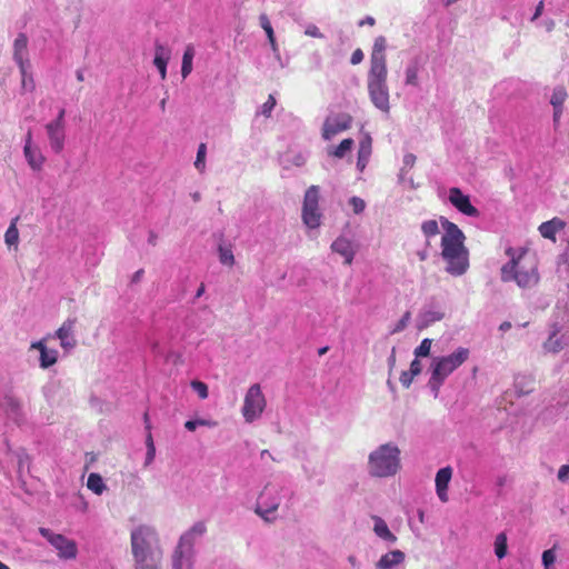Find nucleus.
<instances>
[{"label": "nucleus", "instance_id": "obj_22", "mask_svg": "<svg viewBox=\"0 0 569 569\" xmlns=\"http://www.w3.org/2000/svg\"><path fill=\"white\" fill-rule=\"evenodd\" d=\"M405 560V553L401 550H392L379 559L376 563L377 569H393Z\"/></svg>", "mask_w": 569, "mask_h": 569}, {"label": "nucleus", "instance_id": "obj_50", "mask_svg": "<svg viewBox=\"0 0 569 569\" xmlns=\"http://www.w3.org/2000/svg\"><path fill=\"white\" fill-rule=\"evenodd\" d=\"M146 430H147V437H146V446H147V449L149 448H156L154 447V442H153V438H152V433H151V423H148L146 426Z\"/></svg>", "mask_w": 569, "mask_h": 569}, {"label": "nucleus", "instance_id": "obj_33", "mask_svg": "<svg viewBox=\"0 0 569 569\" xmlns=\"http://www.w3.org/2000/svg\"><path fill=\"white\" fill-rule=\"evenodd\" d=\"M219 260L222 264L232 267L234 264V256L231 248L219 246Z\"/></svg>", "mask_w": 569, "mask_h": 569}, {"label": "nucleus", "instance_id": "obj_60", "mask_svg": "<svg viewBox=\"0 0 569 569\" xmlns=\"http://www.w3.org/2000/svg\"><path fill=\"white\" fill-rule=\"evenodd\" d=\"M143 269H139L138 271H136L132 276V282H138L140 281L142 274H143Z\"/></svg>", "mask_w": 569, "mask_h": 569}, {"label": "nucleus", "instance_id": "obj_5", "mask_svg": "<svg viewBox=\"0 0 569 569\" xmlns=\"http://www.w3.org/2000/svg\"><path fill=\"white\" fill-rule=\"evenodd\" d=\"M370 473L375 477H389L399 469V450L390 445H382L369 456Z\"/></svg>", "mask_w": 569, "mask_h": 569}, {"label": "nucleus", "instance_id": "obj_25", "mask_svg": "<svg viewBox=\"0 0 569 569\" xmlns=\"http://www.w3.org/2000/svg\"><path fill=\"white\" fill-rule=\"evenodd\" d=\"M373 520H375L373 531L376 532V535L378 537L382 538L383 540L390 541V542H395L397 540V537L389 530V528L383 519L375 516Z\"/></svg>", "mask_w": 569, "mask_h": 569}, {"label": "nucleus", "instance_id": "obj_62", "mask_svg": "<svg viewBox=\"0 0 569 569\" xmlns=\"http://www.w3.org/2000/svg\"><path fill=\"white\" fill-rule=\"evenodd\" d=\"M510 328H511V323H510L509 321H503V322L500 325V327H499V329H500L501 331H507V330H509Z\"/></svg>", "mask_w": 569, "mask_h": 569}, {"label": "nucleus", "instance_id": "obj_20", "mask_svg": "<svg viewBox=\"0 0 569 569\" xmlns=\"http://www.w3.org/2000/svg\"><path fill=\"white\" fill-rule=\"evenodd\" d=\"M170 59V50L160 42L154 44L153 64L157 67L162 80L167 78V64Z\"/></svg>", "mask_w": 569, "mask_h": 569}, {"label": "nucleus", "instance_id": "obj_57", "mask_svg": "<svg viewBox=\"0 0 569 569\" xmlns=\"http://www.w3.org/2000/svg\"><path fill=\"white\" fill-rule=\"evenodd\" d=\"M542 10H543V1H540L538 3V6L536 7V11L533 13L532 20H536L537 18H539L542 13Z\"/></svg>", "mask_w": 569, "mask_h": 569}, {"label": "nucleus", "instance_id": "obj_15", "mask_svg": "<svg viewBox=\"0 0 569 569\" xmlns=\"http://www.w3.org/2000/svg\"><path fill=\"white\" fill-rule=\"evenodd\" d=\"M76 325L77 318H68L56 331V337L60 340V346L64 350L73 349L77 346V340L74 338Z\"/></svg>", "mask_w": 569, "mask_h": 569}, {"label": "nucleus", "instance_id": "obj_8", "mask_svg": "<svg viewBox=\"0 0 569 569\" xmlns=\"http://www.w3.org/2000/svg\"><path fill=\"white\" fill-rule=\"evenodd\" d=\"M302 220L311 229L320 226L321 213L319 211V188L317 186L309 187L305 193Z\"/></svg>", "mask_w": 569, "mask_h": 569}, {"label": "nucleus", "instance_id": "obj_38", "mask_svg": "<svg viewBox=\"0 0 569 569\" xmlns=\"http://www.w3.org/2000/svg\"><path fill=\"white\" fill-rule=\"evenodd\" d=\"M431 345H432L431 339H429V338L423 339L421 341V343L419 345V347L416 348L415 356L417 358L428 357L430 355Z\"/></svg>", "mask_w": 569, "mask_h": 569}, {"label": "nucleus", "instance_id": "obj_28", "mask_svg": "<svg viewBox=\"0 0 569 569\" xmlns=\"http://www.w3.org/2000/svg\"><path fill=\"white\" fill-rule=\"evenodd\" d=\"M58 360V351L54 349H43L40 352V367L47 369L53 366Z\"/></svg>", "mask_w": 569, "mask_h": 569}, {"label": "nucleus", "instance_id": "obj_30", "mask_svg": "<svg viewBox=\"0 0 569 569\" xmlns=\"http://www.w3.org/2000/svg\"><path fill=\"white\" fill-rule=\"evenodd\" d=\"M207 528L204 522L200 521L194 523L189 531L183 533L182 536H188V542L190 543V548L193 549L194 537L202 536L206 532Z\"/></svg>", "mask_w": 569, "mask_h": 569}, {"label": "nucleus", "instance_id": "obj_10", "mask_svg": "<svg viewBox=\"0 0 569 569\" xmlns=\"http://www.w3.org/2000/svg\"><path fill=\"white\" fill-rule=\"evenodd\" d=\"M193 549L190 548L188 536H181L172 555L173 569L192 568Z\"/></svg>", "mask_w": 569, "mask_h": 569}, {"label": "nucleus", "instance_id": "obj_9", "mask_svg": "<svg viewBox=\"0 0 569 569\" xmlns=\"http://www.w3.org/2000/svg\"><path fill=\"white\" fill-rule=\"evenodd\" d=\"M40 533L44 537L52 547L58 551V556L61 559H74L78 553L77 543L74 540L68 539L67 537L53 533L50 529L40 528Z\"/></svg>", "mask_w": 569, "mask_h": 569}, {"label": "nucleus", "instance_id": "obj_1", "mask_svg": "<svg viewBox=\"0 0 569 569\" xmlns=\"http://www.w3.org/2000/svg\"><path fill=\"white\" fill-rule=\"evenodd\" d=\"M131 553L134 569H160L163 551L157 531L141 525L131 531Z\"/></svg>", "mask_w": 569, "mask_h": 569}, {"label": "nucleus", "instance_id": "obj_42", "mask_svg": "<svg viewBox=\"0 0 569 569\" xmlns=\"http://www.w3.org/2000/svg\"><path fill=\"white\" fill-rule=\"evenodd\" d=\"M276 103V98L272 94H269L268 100L261 107V113L267 118L270 117Z\"/></svg>", "mask_w": 569, "mask_h": 569}, {"label": "nucleus", "instance_id": "obj_3", "mask_svg": "<svg viewBox=\"0 0 569 569\" xmlns=\"http://www.w3.org/2000/svg\"><path fill=\"white\" fill-rule=\"evenodd\" d=\"M506 254L511 259L500 270L502 282L515 281L521 289H531L540 281L538 260L527 249L516 256L513 248H508Z\"/></svg>", "mask_w": 569, "mask_h": 569}, {"label": "nucleus", "instance_id": "obj_55", "mask_svg": "<svg viewBox=\"0 0 569 569\" xmlns=\"http://www.w3.org/2000/svg\"><path fill=\"white\" fill-rule=\"evenodd\" d=\"M415 161H416V156L412 153H408L403 158V162L406 166L412 167L415 164Z\"/></svg>", "mask_w": 569, "mask_h": 569}, {"label": "nucleus", "instance_id": "obj_32", "mask_svg": "<svg viewBox=\"0 0 569 569\" xmlns=\"http://www.w3.org/2000/svg\"><path fill=\"white\" fill-rule=\"evenodd\" d=\"M421 231L426 238L436 237L439 233L438 221L435 219L423 221L421 224Z\"/></svg>", "mask_w": 569, "mask_h": 569}, {"label": "nucleus", "instance_id": "obj_56", "mask_svg": "<svg viewBox=\"0 0 569 569\" xmlns=\"http://www.w3.org/2000/svg\"><path fill=\"white\" fill-rule=\"evenodd\" d=\"M148 242L151 246H157V243H158V234L154 231H149Z\"/></svg>", "mask_w": 569, "mask_h": 569}, {"label": "nucleus", "instance_id": "obj_58", "mask_svg": "<svg viewBox=\"0 0 569 569\" xmlns=\"http://www.w3.org/2000/svg\"><path fill=\"white\" fill-rule=\"evenodd\" d=\"M551 343H552V338L549 339V341L546 343V347L549 350H552L553 352H557L560 349V346L558 345V342H555L553 346L551 347Z\"/></svg>", "mask_w": 569, "mask_h": 569}, {"label": "nucleus", "instance_id": "obj_6", "mask_svg": "<svg viewBox=\"0 0 569 569\" xmlns=\"http://www.w3.org/2000/svg\"><path fill=\"white\" fill-rule=\"evenodd\" d=\"M387 69H369L368 91L371 102L383 112H389V89L387 86Z\"/></svg>", "mask_w": 569, "mask_h": 569}, {"label": "nucleus", "instance_id": "obj_2", "mask_svg": "<svg viewBox=\"0 0 569 569\" xmlns=\"http://www.w3.org/2000/svg\"><path fill=\"white\" fill-rule=\"evenodd\" d=\"M445 233L441 237V256L447 262L446 270L452 276L463 274L469 267V252L465 247V234L459 227L441 218Z\"/></svg>", "mask_w": 569, "mask_h": 569}, {"label": "nucleus", "instance_id": "obj_53", "mask_svg": "<svg viewBox=\"0 0 569 569\" xmlns=\"http://www.w3.org/2000/svg\"><path fill=\"white\" fill-rule=\"evenodd\" d=\"M64 116H66V110L62 108V109H60L57 118L54 120H52L51 122L64 126Z\"/></svg>", "mask_w": 569, "mask_h": 569}, {"label": "nucleus", "instance_id": "obj_27", "mask_svg": "<svg viewBox=\"0 0 569 569\" xmlns=\"http://www.w3.org/2000/svg\"><path fill=\"white\" fill-rule=\"evenodd\" d=\"M353 144L355 142L351 138L343 139L333 150L329 151V154L341 159L352 149Z\"/></svg>", "mask_w": 569, "mask_h": 569}, {"label": "nucleus", "instance_id": "obj_59", "mask_svg": "<svg viewBox=\"0 0 569 569\" xmlns=\"http://www.w3.org/2000/svg\"><path fill=\"white\" fill-rule=\"evenodd\" d=\"M32 349H38L40 352H42L43 349H47L43 341H37L31 345Z\"/></svg>", "mask_w": 569, "mask_h": 569}, {"label": "nucleus", "instance_id": "obj_26", "mask_svg": "<svg viewBox=\"0 0 569 569\" xmlns=\"http://www.w3.org/2000/svg\"><path fill=\"white\" fill-rule=\"evenodd\" d=\"M194 48L192 44H188L182 56L181 76L186 79L192 71V61L194 58Z\"/></svg>", "mask_w": 569, "mask_h": 569}, {"label": "nucleus", "instance_id": "obj_31", "mask_svg": "<svg viewBox=\"0 0 569 569\" xmlns=\"http://www.w3.org/2000/svg\"><path fill=\"white\" fill-rule=\"evenodd\" d=\"M495 553L498 559H502L507 555V536L501 532L496 537L495 540Z\"/></svg>", "mask_w": 569, "mask_h": 569}, {"label": "nucleus", "instance_id": "obj_44", "mask_svg": "<svg viewBox=\"0 0 569 569\" xmlns=\"http://www.w3.org/2000/svg\"><path fill=\"white\" fill-rule=\"evenodd\" d=\"M409 319H410V312H406L402 316V318L397 322L396 327L392 330V333L402 331L407 327Z\"/></svg>", "mask_w": 569, "mask_h": 569}, {"label": "nucleus", "instance_id": "obj_13", "mask_svg": "<svg viewBox=\"0 0 569 569\" xmlns=\"http://www.w3.org/2000/svg\"><path fill=\"white\" fill-rule=\"evenodd\" d=\"M272 490L268 487L261 492L259 501L256 507V513L259 515L264 521L272 522L276 517L274 513L279 507V499L274 498L272 501H268V499L272 496Z\"/></svg>", "mask_w": 569, "mask_h": 569}, {"label": "nucleus", "instance_id": "obj_46", "mask_svg": "<svg viewBox=\"0 0 569 569\" xmlns=\"http://www.w3.org/2000/svg\"><path fill=\"white\" fill-rule=\"evenodd\" d=\"M305 33L312 38H323V34L320 32L319 28L315 24H310L306 28Z\"/></svg>", "mask_w": 569, "mask_h": 569}, {"label": "nucleus", "instance_id": "obj_39", "mask_svg": "<svg viewBox=\"0 0 569 569\" xmlns=\"http://www.w3.org/2000/svg\"><path fill=\"white\" fill-rule=\"evenodd\" d=\"M191 388L198 393L200 399H207L208 398V386L199 380H193L190 383Z\"/></svg>", "mask_w": 569, "mask_h": 569}, {"label": "nucleus", "instance_id": "obj_7", "mask_svg": "<svg viewBox=\"0 0 569 569\" xmlns=\"http://www.w3.org/2000/svg\"><path fill=\"white\" fill-rule=\"evenodd\" d=\"M266 398L258 383L252 385L243 400L242 415L247 422H252L261 416L266 408Z\"/></svg>", "mask_w": 569, "mask_h": 569}, {"label": "nucleus", "instance_id": "obj_14", "mask_svg": "<svg viewBox=\"0 0 569 569\" xmlns=\"http://www.w3.org/2000/svg\"><path fill=\"white\" fill-rule=\"evenodd\" d=\"M13 58L19 66L23 77L22 84L26 86L27 63H28V38L24 33H19L13 43Z\"/></svg>", "mask_w": 569, "mask_h": 569}, {"label": "nucleus", "instance_id": "obj_29", "mask_svg": "<svg viewBox=\"0 0 569 569\" xmlns=\"http://www.w3.org/2000/svg\"><path fill=\"white\" fill-rule=\"evenodd\" d=\"M87 487L94 493L100 495L104 490L102 477L98 473H90L87 480Z\"/></svg>", "mask_w": 569, "mask_h": 569}, {"label": "nucleus", "instance_id": "obj_35", "mask_svg": "<svg viewBox=\"0 0 569 569\" xmlns=\"http://www.w3.org/2000/svg\"><path fill=\"white\" fill-rule=\"evenodd\" d=\"M4 240L8 246H13L18 243L19 240V231L16 227V222L13 221L6 231Z\"/></svg>", "mask_w": 569, "mask_h": 569}, {"label": "nucleus", "instance_id": "obj_47", "mask_svg": "<svg viewBox=\"0 0 569 569\" xmlns=\"http://www.w3.org/2000/svg\"><path fill=\"white\" fill-rule=\"evenodd\" d=\"M569 478V465H563L560 467L558 471V479L562 482L567 481Z\"/></svg>", "mask_w": 569, "mask_h": 569}, {"label": "nucleus", "instance_id": "obj_54", "mask_svg": "<svg viewBox=\"0 0 569 569\" xmlns=\"http://www.w3.org/2000/svg\"><path fill=\"white\" fill-rule=\"evenodd\" d=\"M358 24H359V27H363L365 24L372 27L376 24V20L373 17L368 16L365 19L360 20Z\"/></svg>", "mask_w": 569, "mask_h": 569}, {"label": "nucleus", "instance_id": "obj_12", "mask_svg": "<svg viewBox=\"0 0 569 569\" xmlns=\"http://www.w3.org/2000/svg\"><path fill=\"white\" fill-rule=\"evenodd\" d=\"M450 203L462 214L467 217H479V210L471 203L469 196L465 194L459 188L449 189Z\"/></svg>", "mask_w": 569, "mask_h": 569}, {"label": "nucleus", "instance_id": "obj_11", "mask_svg": "<svg viewBox=\"0 0 569 569\" xmlns=\"http://www.w3.org/2000/svg\"><path fill=\"white\" fill-rule=\"evenodd\" d=\"M352 117L349 113H340L328 118L322 128V138L331 140L339 132L346 131L351 127Z\"/></svg>", "mask_w": 569, "mask_h": 569}, {"label": "nucleus", "instance_id": "obj_37", "mask_svg": "<svg viewBox=\"0 0 569 569\" xmlns=\"http://www.w3.org/2000/svg\"><path fill=\"white\" fill-rule=\"evenodd\" d=\"M260 22H261L262 29L266 31V33L268 36V39H269L272 48L274 49L276 48L274 33H273V29L271 27L269 19L267 18V16L262 14L260 17Z\"/></svg>", "mask_w": 569, "mask_h": 569}, {"label": "nucleus", "instance_id": "obj_43", "mask_svg": "<svg viewBox=\"0 0 569 569\" xmlns=\"http://www.w3.org/2000/svg\"><path fill=\"white\" fill-rule=\"evenodd\" d=\"M350 204L355 213H361L366 208L365 201L359 197H352L350 199Z\"/></svg>", "mask_w": 569, "mask_h": 569}, {"label": "nucleus", "instance_id": "obj_51", "mask_svg": "<svg viewBox=\"0 0 569 569\" xmlns=\"http://www.w3.org/2000/svg\"><path fill=\"white\" fill-rule=\"evenodd\" d=\"M415 377L409 375V371H403L400 376V382L403 387L409 388Z\"/></svg>", "mask_w": 569, "mask_h": 569}, {"label": "nucleus", "instance_id": "obj_41", "mask_svg": "<svg viewBox=\"0 0 569 569\" xmlns=\"http://www.w3.org/2000/svg\"><path fill=\"white\" fill-rule=\"evenodd\" d=\"M556 561V552L555 548L545 550L542 552V563L545 566V569H549L551 565H553Z\"/></svg>", "mask_w": 569, "mask_h": 569}, {"label": "nucleus", "instance_id": "obj_61", "mask_svg": "<svg viewBox=\"0 0 569 569\" xmlns=\"http://www.w3.org/2000/svg\"><path fill=\"white\" fill-rule=\"evenodd\" d=\"M562 114V108H553V120L558 121Z\"/></svg>", "mask_w": 569, "mask_h": 569}, {"label": "nucleus", "instance_id": "obj_63", "mask_svg": "<svg viewBox=\"0 0 569 569\" xmlns=\"http://www.w3.org/2000/svg\"><path fill=\"white\" fill-rule=\"evenodd\" d=\"M203 293H204V284L201 283L200 287L198 288L197 292H196V297L200 298Z\"/></svg>", "mask_w": 569, "mask_h": 569}, {"label": "nucleus", "instance_id": "obj_52", "mask_svg": "<svg viewBox=\"0 0 569 569\" xmlns=\"http://www.w3.org/2000/svg\"><path fill=\"white\" fill-rule=\"evenodd\" d=\"M154 457H156V448L147 449L144 467L150 466L153 462Z\"/></svg>", "mask_w": 569, "mask_h": 569}, {"label": "nucleus", "instance_id": "obj_48", "mask_svg": "<svg viewBox=\"0 0 569 569\" xmlns=\"http://www.w3.org/2000/svg\"><path fill=\"white\" fill-rule=\"evenodd\" d=\"M363 52L361 49H356L352 54H351V59H350V62L352 64H358L360 63L362 60H363Z\"/></svg>", "mask_w": 569, "mask_h": 569}, {"label": "nucleus", "instance_id": "obj_34", "mask_svg": "<svg viewBox=\"0 0 569 569\" xmlns=\"http://www.w3.org/2000/svg\"><path fill=\"white\" fill-rule=\"evenodd\" d=\"M567 98L565 88H556L551 94L550 103L553 108H562Z\"/></svg>", "mask_w": 569, "mask_h": 569}, {"label": "nucleus", "instance_id": "obj_18", "mask_svg": "<svg viewBox=\"0 0 569 569\" xmlns=\"http://www.w3.org/2000/svg\"><path fill=\"white\" fill-rule=\"evenodd\" d=\"M24 157L28 161V164L33 170H41L43 163H44V157L40 152L39 149L32 147V132L31 130H28L26 136V143L23 148Z\"/></svg>", "mask_w": 569, "mask_h": 569}, {"label": "nucleus", "instance_id": "obj_64", "mask_svg": "<svg viewBox=\"0 0 569 569\" xmlns=\"http://www.w3.org/2000/svg\"><path fill=\"white\" fill-rule=\"evenodd\" d=\"M417 254H418V257H419V259H420L421 261H425V260H427V258H428V253H427V251H425V250H423V251H419Z\"/></svg>", "mask_w": 569, "mask_h": 569}, {"label": "nucleus", "instance_id": "obj_24", "mask_svg": "<svg viewBox=\"0 0 569 569\" xmlns=\"http://www.w3.org/2000/svg\"><path fill=\"white\" fill-rule=\"evenodd\" d=\"M371 144L372 139L369 134H366L365 138L359 143L357 167L360 171H362L368 163V160L371 154Z\"/></svg>", "mask_w": 569, "mask_h": 569}, {"label": "nucleus", "instance_id": "obj_4", "mask_svg": "<svg viewBox=\"0 0 569 569\" xmlns=\"http://www.w3.org/2000/svg\"><path fill=\"white\" fill-rule=\"evenodd\" d=\"M468 348L459 347L452 353L443 357H436L431 366V376L429 387L436 393L443 385L445 380L469 358Z\"/></svg>", "mask_w": 569, "mask_h": 569}, {"label": "nucleus", "instance_id": "obj_23", "mask_svg": "<svg viewBox=\"0 0 569 569\" xmlns=\"http://www.w3.org/2000/svg\"><path fill=\"white\" fill-rule=\"evenodd\" d=\"M565 228V222L559 218H553L549 221L542 222L539 226L540 234L552 241H556V233Z\"/></svg>", "mask_w": 569, "mask_h": 569}, {"label": "nucleus", "instance_id": "obj_17", "mask_svg": "<svg viewBox=\"0 0 569 569\" xmlns=\"http://www.w3.org/2000/svg\"><path fill=\"white\" fill-rule=\"evenodd\" d=\"M386 48V38L377 37L370 56V69H387Z\"/></svg>", "mask_w": 569, "mask_h": 569}, {"label": "nucleus", "instance_id": "obj_16", "mask_svg": "<svg viewBox=\"0 0 569 569\" xmlns=\"http://www.w3.org/2000/svg\"><path fill=\"white\" fill-rule=\"evenodd\" d=\"M49 143L54 153H60L64 148L66 130L64 126L49 122L46 124Z\"/></svg>", "mask_w": 569, "mask_h": 569}, {"label": "nucleus", "instance_id": "obj_45", "mask_svg": "<svg viewBox=\"0 0 569 569\" xmlns=\"http://www.w3.org/2000/svg\"><path fill=\"white\" fill-rule=\"evenodd\" d=\"M422 370V365L418 359H415L410 363L409 375L411 377L418 376Z\"/></svg>", "mask_w": 569, "mask_h": 569}, {"label": "nucleus", "instance_id": "obj_49", "mask_svg": "<svg viewBox=\"0 0 569 569\" xmlns=\"http://www.w3.org/2000/svg\"><path fill=\"white\" fill-rule=\"evenodd\" d=\"M207 422L204 420H188L184 423L186 429L189 431L196 430L197 426H204Z\"/></svg>", "mask_w": 569, "mask_h": 569}, {"label": "nucleus", "instance_id": "obj_19", "mask_svg": "<svg viewBox=\"0 0 569 569\" xmlns=\"http://www.w3.org/2000/svg\"><path fill=\"white\" fill-rule=\"evenodd\" d=\"M452 477V468L451 467H445L438 470L436 475V491L438 498L442 502L448 501V485Z\"/></svg>", "mask_w": 569, "mask_h": 569}, {"label": "nucleus", "instance_id": "obj_40", "mask_svg": "<svg viewBox=\"0 0 569 569\" xmlns=\"http://www.w3.org/2000/svg\"><path fill=\"white\" fill-rule=\"evenodd\" d=\"M406 83L410 86L418 84V69L417 67H408L406 70Z\"/></svg>", "mask_w": 569, "mask_h": 569}, {"label": "nucleus", "instance_id": "obj_21", "mask_svg": "<svg viewBox=\"0 0 569 569\" xmlns=\"http://www.w3.org/2000/svg\"><path fill=\"white\" fill-rule=\"evenodd\" d=\"M331 249L345 258L346 264L350 266L352 263L355 250L350 240L339 237L332 242Z\"/></svg>", "mask_w": 569, "mask_h": 569}, {"label": "nucleus", "instance_id": "obj_36", "mask_svg": "<svg viewBox=\"0 0 569 569\" xmlns=\"http://www.w3.org/2000/svg\"><path fill=\"white\" fill-rule=\"evenodd\" d=\"M206 152L207 147L204 143H200L198 151H197V158L194 161V167L200 171L203 172L206 168Z\"/></svg>", "mask_w": 569, "mask_h": 569}]
</instances>
